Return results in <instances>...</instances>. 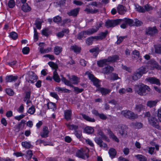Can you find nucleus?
<instances>
[{
	"instance_id": "obj_12",
	"label": "nucleus",
	"mask_w": 161,
	"mask_h": 161,
	"mask_svg": "<svg viewBox=\"0 0 161 161\" xmlns=\"http://www.w3.org/2000/svg\"><path fill=\"white\" fill-rule=\"evenodd\" d=\"M146 80L152 84H155L157 85H160L159 79L154 77H150L146 79Z\"/></svg>"
},
{
	"instance_id": "obj_26",
	"label": "nucleus",
	"mask_w": 161,
	"mask_h": 161,
	"mask_svg": "<svg viewBox=\"0 0 161 161\" xmlns=\"http://www.w3.org/2000/svg\"><path fill=\"white\" fill-rule=\"evenodd\" d=\"M136 159L140 161H147V158L141 154H138L135 155Z\"/></svg>"
},
{
	"instance_id": "obj_40",
	"label": "nucleus",
	"mask_w": 161,
	"mask_h": 161,
	"mask_svg": "<svg viewBox=\"0 0 161 161\" xmlns=\"http://www.w3.org/2000/svg\"><path fill=\"white\" fill-rule=\"evenodd\" d=\"M142 76L137 71L132 76V79L134 80H136L139 79Z\"/></svg>"
},
{
	"instance_id": "obj_35",
	"label": "nucleus",
	"mask_w": 161,
	"mask_h": 161,
	"mask_svg": "<svg viewBox=\"0 0 161 161\" xmlns=\"http://www.w3.org/2000/svg\"><path fill=\"white\" fill-rule=\"evenodd\" d=\"M155 53H156L161 54V45H158L154 46Z\"/></svg>"
},
{
	"instance_id": "obj_29",
	"label": "nucleus",
	"mask_w": 161,
	"mask_h": 161,
	"mask_svg": "<svg viewBox=\"0 0 161 161\" xmlns=\"http://www.w3.org/2000/svg\"><path fill=\"white\" fill-rule=\"evenodd\" d=\"M101 93L103 95H105L107 94H108L111 91V90L110 89H108L104 88H101L100 90Z\"/></svg>"
},
{
	"instance_id": "obj_16",
	"label": "nucleus",
	"mask_w": 161,
	"mask_h": 161,
	"mask_svg": "<svg viewBox=\"0 0 161 161\" xmlns=\"http://www.w3.org/2000/svg\"><path fill=\"white\" fill-rule=\"evenodd\" d=\"M79 10V8H76L68 12L67 14L70 16H76L78 14Z\"/></svg>"
},
{
	"instance_id": "obj_59",
	"label": "nucleus",
	"mask_w": 161,
	"mask_h": 161,
	"mask_svg": "<svg viewBox=\"0 0 161 161\" xmlns=\"http://www.w3.org/2000/svg\"><path fill=\"white\" fill-rule=\"evenodd\" d=\"M86 74L87 75H88V77L89 79L92 81L93 80H94L96 78L94 77L93 75L90 73L89 72H87Z\"/></svg>"
},
{
	"instance_id": "obj_44",
	"label": "nucleus",
	"mask_w": 161,
	"mask_h": 161,
	"mask_svg": "<svg viewBox=\"0 0 161 161\" xmlns=\"http://www.w3.org/2000/svg\"><path fill=\"white\" fill-rule=\"evenodd\" d=\"M47 105L48 109H51L54 110L56 108L55 104L53 103L49 102L47 103Z\"/></svg>"
},
{
	"instance_id": "obj_32",
	"label": "nucleus",
	"mask_w": 161,
	"mask_h": 161,
	"mask_svg": "<svg viewBox=\"0 0 161 161\" xmlns=\"http://www.w3.org/2000/svg\"><path fill=\"white\" fill-rule=\"evenodd\" d=\"M151 64L153 67L156 68L158 69H161V67H160L158 63L155 61L151 60Z\"/></svg>"
},
{
	"instance_id": "obj_58",
	"label": "nucleus",
	"mask_w": 161,
	"mask_h": 161,
	"mask_svg": "<svg viewBox=\"0 0 161 161\" xmlns=\"http://www.w3.org/2000/svg\"><path fill=\"white\" fill-rule=\"evenodd\" d=\"M15 5V3L14 0H10L8 3V6L11 8H13Z\"/></svg>"
},
{
	"instance_id": "obj_21",
	"label": "nucleus",
	"mask_w": 161,
	"mask_h": 161,
	"mask_svg": "<svg viewBox=\"0 0 161 161\" xmlns=\"http://www.w3.org/2000/svg\"><path fill=\"white\" fill-rule=\"evenodd\" d=\"M69 32L68 29H63L61 31L58 33L56 35L59 37H62L64 36V33L67 34Z\"/></svg>"
},
{
	"instance_id": "obj_28",
	"label": "nucleus",
	"mask_w": 161,
	"mask_h": 161,
	"mask_svg": "<svg viewBox=\"0 0 161 161\" xmlns=\"http://www.w3.org/2000/svg\"><path fill=\"white\" fill-rule=\"evenodd\" d=\"M66 125L68 128L70 130H76L78 128V126L74 125H71L69 123H66Z\"/></svg>"
},
{
	"instance_id": "obj_24",
	"label": "nucleus",
	"mask_w": 161,
	"mask_h": 161,
	"mask_svg": "<svg viewBox=\"0 0 161 161\" xmlns=\"http://www.w3.org/2000/svg\"><path fill=\"white\" fill-rule=\"evenodd\" d=\"M97 30H95L94 28L89 29L88 30L84 31V32L86 35H90L93 33L97 32Z\"/></svg>"
},
{
	"instance_id": "obj_57",
	"label": "nucleus",
	"mask_w": 161,
	"mask_h": 161,
	"mask_svg": "<svg viewBox=\"0 0 161 161\" xmlns=\"http://www.w3.org/2000/svg\"><path fill=\"white\" fill-rule=\"evenodd\" d=\"M10 36L14 40H15L18 37V35L15 32H12L10 33Z\"/></svg>"
},
{
	"instance_id": "obj_2",
	"label": "nucleus",
	"mask_w": 161,
	"mask_h": 161,
	"mask_svg": "<svg viewBox=\"0 0 161 161\" xmlns=\"http://www.w3.org/2000/svg\"><path fill=\"white\" fill-rule=\"evenodd\" d=\"M48 64L50 67L55 69L53 73V80L57 82H59L60 79L57 72V69L58 68V65L56 64L53 62H49L48 63Z\"/></svg>"
},
{
	"instance_id": "obj_27",
	"label": "nucleus",
	"mask_w": 161,
	"mask_h": 161,
	"mask_svg": "<svg viewBox=\"0 0 161 161\" xmlns=\"http://www.w3.org/2000/svg\"><path fill=\"white\" fill-rule=\"evenodd\" d=\"M22 10L25 12H29L31 10V8L28 6L27 3H25L23 4L22 7Z\"/></svg>"
},
{
	"instance_id": "obj_56",
	"label": "nucleus",
	"mask_w": 161,
	"mask_h": 161,
	"mask_svg": "<svg viewBox=\"0 0 161 161\" xmlns=\"http://www.w3.org/2000/svg\"><path fill=\"white\" fill-rule=\"evenodd\" d=\"M6 92L7 94L10 96H13L14 94V91L10 88H8L6 89Z\"/></svg>"
},
{
	"instance_id": "obj_45",
	"label": "nucleus",
	"mask_w": 161,
	"mask_h": 161,
	"mask_svg": "<svg viewBox=\"0 0 161 161\" xmlns=\"http://www.w3.org/2000/svg\"><path fill=\"white\" fill-rule=\"evenodd\" d=\"M98 136H100L101 138L103 140H105L107 141H108L109 139L108 138V137H107L103 133V132L101 131H100L99 132Z\"/></svg>"
},
{
	"instance_id": "obj_61",
	"label": "nucleus",
	"mask_w": 161,
	"mask_h": 161,
	"mask_svg": "<svg viewBox=\"0 0 161 161\" xmlns=\"http://www.w3.org/2000/svg\"><path fill=\"white\" fill-rule=\"evenodd\" d=\"M94 84V85L96 86L97 87H98L100 85L99 84V80L96 78L92 81Z\"/></svg>"
},
{
	"instance_id": "obj_38",
	"label": "nucleus",
	"mask_w": 161,
	"mask_h": 161,
	"mask_svg": "<svg viewBox=\"0 0 161 161\" xmlns=\"http://www.w3.org/2000/svg\"><path fill=\"white\" fill-rule=\"evenodd\" d=\"M83 118L87 121L91 122H94L95 119L93 118H92L85 114H82Z\"/></svg>"
},
{
	"instance_id": "obj_22",
	"label": "nucleus",
	"mask_w": 161,
	"mask_h": 161,
	"mask_svg": "<svg viewBox=\"0 0 161 161\" xmlns=\"http://www.w3.org/2000/svg\"><path fill=\"white\" fill-rule=\"evenodd\" d=\"M116 151L113 148H111L109 149L108 153L112 159L115 157L116 154Z\"/></svg>"
},
{
	"instance_id": "obj_54",
	"label": "nucleus",
	"mask_w": 161,
	"mask_h": 161,
	"mask_svg": "<svg viewBox=\"0 0 161 161\" xmlns=\"http://www.w3.org/2000/svg\"><path fill=\"white\" fill-rule=\"evenodd\" d=\"M86 35L85 34L84 31H83L78 34L77 36V38L79 40L82 39L83 38H85L86 37L85 36Z\"/></svg>"
},
{
	"instance_id": "obj_20",
	"label": "nucleus",
	"mask_w": 161,
	"mask_h": 161,
	"mask_svg": "<svg viewBox=\"0 0 161 161\" xmlns=\"http://www.w3.org/2000/svg\"><path fill=\"white\" fill-rule=\"evenodd\" d=\"M71 110H67L64 111V117L66 120H69L71 119Z\"/></svg>"
},
{
	"instance_id": "obj_23",
	"label": "nucleus",
	"mask_w": 161,
	"mask_h": 161,
	"mask_svg": "<svg viewBox=\"0 0 161 161\" xmlns=\"http://www.w3.org/2000/svg\"><path fill=\"white\" fill-rule=\"evenodd\" d=\"M130 125L131 126L136 129H140L142 126V123L137 122L132 123Z\"/></svg>"
},
{
	"instance_id": "obj_46",
	"label": "nucleus",
	"mask_w": 161,
	"mask_h": 161,
	"mask_svg": "<svg viewBox=\"0 0 161 161\" xmlns=\"http://www.w3.org/2000/svg\"><path fill=\"white\" fill-rule=\"evenodd\" d=\"M132 54L134 55V56H132V58L134 57V58L137 59L140 57V55L139 52L136 50H135L133 51Z\"/></svg>"
},
{
	"instance_id": "obj_10",
	"label": "nucleus",
	"mask_w": 161,
	"mask_h": 161,
	"mask_svg": "<svg viewBox=\"0 0 161 161\" xmlns=\"http://www.w3.org/2000/svg\"><path fill=\"white\" fill-rule=\"evenodd\" d=\"M94 140L97 144L101 148L103 147L104 148H107L108 147L107 144L104 143L101 139L98 137H96Z\"/></svg>"
},
{
	"instance_id": "obj_7",
	"label": "nucleus",
	"mask_w": 161,
	"mask_h": 161,
	"mask_svg": "<svg viewBox=\"0 0 161 161\" xmlns=\"http://www.w3.org/2000/svg\"><path fill=\"white\" fill-rule=\"evenodd\" d=\"M61 76L62 77L61 79L62 81L65 85L73 88L74 89V91L76 93L81 92L84 90L83 89H79L78 87L74 86L69 81L67 80L65 78L63 77L62 76Z\"/></svg>"
},
{
	"instance_id": "obj_25",
	"label": "nucleus",
	"mask_w": 161,
	"mask_h": 161,
	"mask_svg": "<svg viewBox=\"0 0 161 161\" xmlns=\"http://www.w3.org/2000/svg\"><path fill=\"white\" fill-rule=\"evenodd\" d=\"M62 51V47L58 46H55L54 49V52L56 55H58Z\"/></svg>"
},
{
	"instance_id": "obj_64",
	"label": "nucleus",
	"mask_w": 161,
	"mask_h": 161,
	"mask_svg": "<svg viewBox=\"0 0 161 161\" xmlns=\"http://www.w3.org/2000/svg\"><path fill=\"white\" fill-rule=\"evenodd\" d=\"M126 37V36H120L118 38L117 41V44H119L121 43L123 41V39Z\"/></svg>"
},
{
	"instance_id": "obj_3",
	"label": "nucleus",
	"mask_w": 161,
	"mask_h": 161,
	"mask_svg": "<svg viewBox=\"0 0 161 161\" xmlns=\"http://www.w3.org/2000/svg\"><path fill=\"white\" fill-rule=\"evenodd\" d=\"M120 20L119 21V24L122 23L121 25H120V27L123 29L126 28L128 25L130 26H134V20L127 18H125L123 19H119Z\"/></svg>"
},
{
	"instance_id": "obj_11",
	"label": "nucleus",
	"mask_w": 161,
	"mask_h": 161,
	"mask_svg": "<svg viewBox=\"0 0 161 161\" xmlns=\"http://www.w3.org/2000/svg\"><path fill=\"white\" fill-rule=\"evenodd\" d=\"M158 31L156 27H149L146 31V33L151 36H153L157 33Z\"/></svg>"
},
{
	"instance_id": "obj_5",
	"label": "nucleus",
	"mask_w": 161,
	"mask_h": 161,
	"mask_svg": "<svg viewBox=\"0 0 161 161\" xmlns=\"http://www.w3.org/2000/svg\"><path fill=\"white\" fill-rule=\"evenodd\" d=\"M121 114L125 117L131 120H134L138 118V115L129 110L122 111Z\"/></svg>"
},
{
	"instance_id": "obj_43",
	"label": "nucleus",
	"mask_w": 161,
	"mask_h": 161,
	"mask_svg": "<svg viewBox=\"0 0 161 161\" xmlns=\"http://www.w3.org/2000/svg\"><path fill=\"white\" fill-rule=\"evenodd\" d=\"M55 90L56 91L58 92L62 91L66 92H69V90L64 88L60 87L59 86L56 87L55 88Z\"/></svg>"
},
{
	"instance_id": "obj_42",
	"label": "nucleus",
	"mask_w": 161,
	"mask_h": 161,
	"mask_svg": "<svg viewBox=\"0 0 161 161\" xmlns=\"http://www.w3.org/2000/svg\"><path fill=\"white\" fill-rule=\"evenodd\" d=\"M21 145L23 147L27 149L30 148L31 146L30 142L26 141L22 142Z\"/></svg>"
},
{
	"instance_id": "obj_48",
	"label": "nucleus",
	"mask_w": 161,
	"mask_h": 161,
	"mask_svg": "<svg viewBox=\"0 0 161 161\" xmlns=\"http://www.w3.org/2000/svg\"><path fill=\"white\" fill-rule=\"evenodd\" d=\"M134 26H141L142 23V21L139 20L137 19H136L134 20Z\"/></svg>"
},
{
	"instance_id": "obj_63",
	"label": "nucleus",
	"mask_w": 161,
	"mask_h": 161,
	"mask_svg": "<svg viewBox=\"0 0 161 161\" xmlns=\"http://www.w3.org/2000/svg\"><path fill=\"white\" fill-rule=\"evenodd\" d=\"M31 92H27L26 93L25 96L24 98V101L26 102L27 99H30V97Z\"/></svg>"
},
{
	"instance_id": "obj_51",
	"label": "nucleus",
	"mask_w": 161,
	"mask_h": 161,
	"mask_svg": "<svg viewBox=\"0 0 161 161\" xmlns=\"http://www.w3.org/2000/svg\"><path fill=\"white\" fill-rule=\"evenodd\" d=\"M108 33L107 31L105 32H102L99 33L98 35L99 37L100 38V40H102L103 39L105 38L107 34Z\"/></svg>"
},
{
	"instance_id": "obj_8",
	"label": "nucleus",
	"mask_w": 161,
	"mask_h": 161,
	"mask_svg": "<svg viewBox=\"0 0 161 161\" xmlns=\"http://www.w3.org/2000/svg\"><path fill=\"white\" fill-rule=\"evenodd\" d=\"M119 19L114 20H109L105 23V25L107 28L114 27L119 24Z\"/></svg>"
},
{
	"instance_id": "obj_55",
	"label": "nucleus",
	"mask_w": 161,
	"mask_h": 161,
	"mask_svg": "<svg viewBox=\"0 0 161 161\" xmlns=\"http://www.w3.org/2000/svg\"><path fill=\"white\" fill-rule=\"evenodd\" d=\"M35 25L36 27L38 29H40L41 28V25L42 23V22L41 21H39L38 20H36Z\"/></svg>"
},
{
	"instance_id": "obj_19",
	"label": "nucleus",
	"mask_w": 161,
	"mask_h": 161,
	"mask_svg": "<svg viewBox=\"0 0 161 161\" xmlns=\"http://www.w3.org/2000/svg\"><path fill=\"white\" fill-rule=\"evenodd\" d=\"M119 56L117 55H114L109 57L106 59L107 62H114L118 59Z\"/></svg>"
},
{
	"instance_id": "obj_60",
	"label": "nucleus",
	"mask_w": 161,
	"mask_h": 161,
	"mask_svg": "<svg viewBox=\"0 0 161 161\" xmlns=\"http://www.w3.org/2000/svg\"><path fill=\"white\" fill-rule=\"evenodd\" d=\"M30 51V49L29 47H26L23 48L22 52L23 54H26L28 53Z\"/></svg>"
},
{
	"instance_id": "obj_39",
	"label": "nucleus",
	"mask_w": 161,
	"mask_h": 161,
	"mask_svg": "<svg viewBox=\"0 0 161 161\" xmlns=\"http://www.w3.org/2000/svg\"><path fill=\"white\" fill-rule=\"evenodd\" d=\"M85 131L88 134H90L92 133L94 131L93 128L90 126H87L85 128Z\"/></svg>"
},
{
	"instance_id": "obj_37",
	"label": "nucleus",
	"mask_w": 161,
	"mask_h": 161,
	"mask_svg": "<svg viewBox=\"0 0 161 161\" xmlns=\"http://www.w3.org/2000/svg\"><path fill=\"white\" fill-rule=\"evenodd\" d=\"M137 71L141 75V76H142L143 74H145L147 72L146 68L143 66L139 68Z\"/></svg>"
},
{
	"instance_id": "obj_52",
	"label": "nucleus",
	"mask_w": 161,
	"mask_h": 161,
	"mask_svg": "<svg viewBox=\"0 0 161 161\" xmlns=\"http://www.w3.org/2000/svg\"><path fill=\"white\" fill-rule=\"evenodd\" d=\"M35 111V107L33 106H32L31 107L29 108L27 112L31 114H34Z\"/></svg>"
},
{
	"instance_id": "obj_4",
	"label": "nucleus",
	"mask_w": 161,
	"mask_h": 161,
	"mask_svg": "<svg viewBox=\"0 0 161 161\" xmlns=\"http://www.w3.org/2000/svg\"><path fill=\"white\" fill-rule=\"evenodd\" d=\"M89 150L87 148H83L78 150L76 152V155L78 157L84 159L89 157Z\"/></svg>"
},
{
	"instance_id": "obj_62",
	"label": "nucleus",
	"mask_w": 161,
	"mask_h": 161,
	"mask_svg": "<svg viewBox=\"0 0 161 161\" xmlns=\"http://www.w3.org/2000/svg\"><path fill=\"white\" fill-rule=\"evenodd\" d=\"M48 29L45 28L42 31V34L43 35L47 36H48Z\"/></svg>"
},
{
	"instance_id": "obj_13",
	"label": "nucleus",
	"mask_w": 161,
	"mask_h": 161,
	"mask_svg": "<svg viewBox=\"0 0 161 161\" xmlns=\"http://www.w3.org/2000/svg\"><path fill=\"white\" fill-rule=\"evenodd\" d=\"M114 70V68L112 67L109 65H108L103 69V72L107 75L111 73Z\"/></svg>"
},
{
	"instance_id": "obj_30",
	"label": "nucleus",
	"mask_w": 161,
	"mask_h": 161,
	"mask_svg": "<svg viewBox=\"0 0 161 161\" xmlns=\"http://www.w3.org/2000/svg\"><path fill=\"white\" fill-rule=\"evenodd\" d=\"M144 108V106L141 104H139L136 105L135 109L137 112H140Z\"/></svg>"
},
{
	"instance_id": "obj_15",
	"label": "nucleus",
	"mask_w": 161,
	"mask_h": 161,
	"mask_svg": "<svg viewBox=\"0 0 161 161\" xmlns=\"http://www.w3.org/2000/svg\"><path fill=\"white\" fill-rule=\"evenodd\" d=\"M38 77L33 72L30 74L29 82L33 83L37 79Z\"/></svg>"
},
{
	"instance_id": "obj_31",
	"label": "nucleus",
	"mask_w": 161,
	"mask_h": 161,
	"mask_svg": "<svg viewBox=\"0 0 161 161\" xmlns=\"http://www.w3.org/2000/svg\"><path fill=\"white\" fill-rule=\"evenodd\" d=\"M107 61L106 59L101 60L97 62V64L99 67H103L106 64Z\"/></svg>"
},
{
	"instance_id": "obj_50",
	"label": "nucleus",
	"mask_w": 161,
	"mask_h": 161,
	"mask_svg": "<svg viewBox=\"0 0 161 161\" xmlns=\"http://www.w3.org/2000/svg\"><path fill=\"white\" fill-rule=\"evenodd\" d=\"M53 20L54 22L58 23L61 21V17L59 16H57L53 18Z\"/></svg>"
},
{
	"instance_id": "obj_53",
	"label": "nucleus",
	"mask_w": 161,
	"mask_h": 161,
	"mask_svg": "<svg viewBox=\"0 0 161 161\" xmlns=\"http://www.w3.org/2000/svg\"><path fill=\"white\" fill-rule=\"evenodd\" d=\"M93 40L92 36L87 38L86 40V44L88 45H90L92 44Z\"/></svg>"
},
{
	"instance_id": "obj_17",
	"label": "nucleus",
	"mask_w": 161,
	"mask_h": 161,
	"mask_svg": "<svg viewBox=\"0 0 161 161\" xmlns=\"http://www.w3.org/2000/svg\"><path fill=\"white\" fill-rule=\"evenodd\" d=\"M117 11L120 14H123L126 12L125 8L122 5H119L117 7Z\"/></svg>"
},
{
	"instance_id": "obj_1",
	"label": "nucleus",
	"mask_w": 161,
	"mask_h": 161,
	"mask_svg": "<svg viewBox=\"0 0 161 161\" xmlns=\"http://www.w3.org/2000/svg\"><path fill=\"white\" fill-rule=\"evenodd\" d=\"M135 92L140 96L145 95L150 91V87L142 83L136 85L134 87Z\"/></svg>"
},
{
	"instance_id": "obj_36",
	"label": "nucleus",
	"mask_w": 161,
	"mask_h": 161,
	"mask_svg": "<svg viewBox=\"0 0 161 161\" xmlns=\"http://www.w3.org/2000/svg\"><path fill=\"white\" fill-rule=\"evenodd\" d=\"M109 133L110 137L111 138H112L114 140L117 142H119V140L117 137L111 131H110Z\"/></svg>"
},
{
	"instance_id": "obj_41",
	"label": "nucleus",
	"mask_w": 161,
	"mask_h": 161,
	"mask_svg": "<svg viewBox=\"0 0 161 161\" xmlns=\"http://www.w3.org/2000/svg\"><path fill=\"white\" fill-rule=\"evenodd\" d=\"M74 84H77L79 82L80 79L75 75H73L71 79Z\"/></svg>"
},
{
	"instance_id": "obj_47",
	"label": "nucleus",
	"mask_w": 161,
	"mask_h": 161,
	"mask_svg": "<svg viewBox=\"0 0 161 161\" xmlns=\"http://www.w3.org/2000/svg\"><path fill=\"white\" fill-rule=\"evenodd\" d=\"M32 155V152L31 150H28L26 153V154L25 155L26 158L28 159H31Z\"/></svg>"
},
{
	"instance_id": "obj_6",
	"label": "nucleus",
	"mask_w": 161,
	"mask_h": 161,
	"mask_svg": "<svg viewBox=\"0 0 161 161\" xmlns=\"http://www.w3.org/2000/svg\"><path fill=\"white\" fill-rule=\"evenodd\" d=\"M119 133L123 137H126L128 136V127L125 125L120 124L117 126Z\"/></svg>"
},
{
	"instance_id": "obj_18",
	"label": "nucleus",
	"mask_w": 161,
	"mask_h": 161,
	"mask_svg": "<svg viewBox=\"0 0 161 161\" xmlns=\"http://www.w3.org/2000/svg\"><path fill=\"white\" fill-rule=\"evenodd\" d=\"M18 77L17 76H13L10 75L7 76L6 78V82H11L18 79Z\"/></svg>"
},
{
	"instance_id": "obj_49",
	"label": "nucleus",
	"mask_w": 161,
	"mask_h": 161,
	"mask_svg": "<svg viewBox=\"0 0 161 161\" xmlns=\"http://www.w3.org/2000/svg\"><path fill=\"white\" fill-rule=\"evenodd\" d=\"M90 5L99 8H101L102 7V4L100 2L97 3L96 2H93L91 3Z\"/></svg>"
},
{
	"instance_id": "obj_14",
	"label": "nucleus",
	"mask_w": 161,
	"mask_h": 161,
	"mask_svg": "<svg viewBox=\"0 0 161 161\" xmlns=\"http://www.w3.org/2000/svg\"><path fill=\"white\" fill-rule=\"evenodd\" d=\"M49 131L48 128L47 126H44L42 130V132L40 133V136L43 138H46L48 136Z\"/></svg>"
},
{
	"instance_id": "obj_9",
	"label": "nucleus",
	"mask_w": 161,
	"mask_h": 161,
	"mask_svg": "<svg viewBox=\"0 0 161 161\" xmlns=\"http://www.w3.org/2000/svg\"><path fill=\"white\" fill-rule=\"evenodd\" d=\"M149 123L152 126L159 129V126L158 124V121L155 117H151L148 118Z\"/></svg>"
},
{
	"instance_id": "obj_34",
	"label": "nucleus",
	"mask_w": 161,
	"mask_h": 161,
	"mask_svg": "<svg viewBox=\"0 0 161 161\" xmlns=\"http://www.w3.org/2000/svg\"><path fill=\"white\" fill-rule=\"evenodd\" d=\"M157 103V101L156 100L149 101L147 102V105L150 108H151L155 106Z\"/></svg>"
},
{
	"instance_id": "obj_33",
	"label": "nucleus",
	"mask_w": 161,
	"mask_h": 161,
	"mask_svg": "<svg viewBox=\"0 0 161 161\" xmlns=\"http://www.w3.org/2000/svg\"><path fill=\"white\" fill-rule=\"evenodd\" d=\"M70 49L73 51L75 53H79L80 52L81 48L76 45H74L71 46Z\"/></svg>"
}]
</instances>
